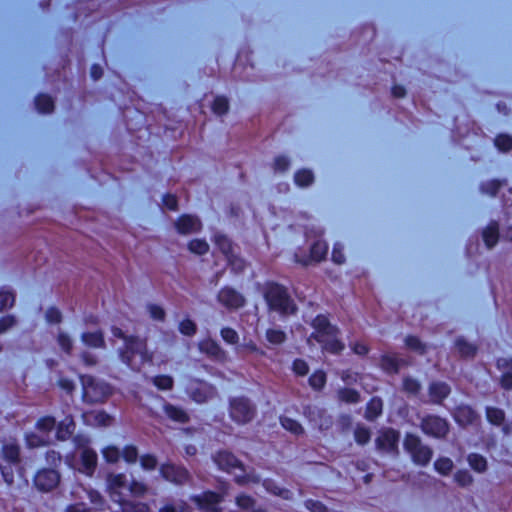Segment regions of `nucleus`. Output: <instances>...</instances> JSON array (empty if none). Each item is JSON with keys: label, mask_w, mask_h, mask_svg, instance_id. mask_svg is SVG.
<instances>
[{"label": "nucleus", "mask_w": 512, "mask_h": 512, "mask_svg": "<svg viewBox=\"0 0 512 512\" xmlns=\"http://www.w3.org/2000/svg\"><path fill=\"white\" fill-rule=\"evenodd\" d=\"M122 456L128 463H134L137 460L138 452L136 447L134 446H127L122 452Z\"/></svg>", "instance_id": "obj_64"}, {"label": "nucleus", "mask_w": 512, "mask_h": 512, "mask_svg": "<svg viewBox=\"0 0 512 512\" xmlns=\"http://www.w3.org/2000/svg\"><path fill=\"white\" fill-rule=\"evenodd\" d=\"M188 249L194 254L203 255L209 251V245L205 240L194 239L188 243Z\"/></svg>", "instance_id": "obj_44"}, {"label": "nucleus", "mask_w": 512, "mask_h": 512, "mask_svg": "<svg viewBox=\"0 0 512 512\" xmlns=\"http://www.w3.org/2000/svg\"><path fill=\"white\" fill-rule=\"evenodd\" d=\"M179 330L186 336H193L197 331V326L192 320L185 319L180 323Z\"/></svg>", "instance_id": "obj_57"}, {"label": "nucleus", "mask_w": 512, "mask_h": 512, "mask_svg": "<svg viewBox=\"0 0 512 512\" xmlns=\"http://www.w3.org/2000/svg\"><path fill=\"white\" fill-rule=\"evenodd\" d=\"M499 237V228L497 223H491L483 231V240L488 248L496 245Z\"/></svg>", "instance_id": "obj_31"}, {"label": "nucleus", "mask_w": 512, "mask_h": 512, "mask_svg": "<svg viewBox=\"0 0 512 512\" xmlns=\"http://www.w3.org/2000/svg\"><path fill=\"white\" fill-rule=\"evenodd\" d=\"M420 426L425 434L435 438H444L449 431L448 422L435 415L423 417Z\"/></svg>", "instance_id": "obj_10"}, {"label": "nucleus", "mask_w": 512, "mask_h": 512, "mask_svg": "<svg viewBox=\"0 0 512 512\" xmlns=\"http://www.w3.org/2000/svg\"><path fill=\"white\" fill-rule=\"evenodd\" d=\"M107 492L112 501L122 507L123 512H148L149 507L144 503L129 501L127 497H143L148 488L147 486L134 479L128 480L123 473H110L106 478Z\"/></svg>", "instance_id": "obj_1"}, {"label": "nucleus", "mask_w": 512, "mask_h": 512, "mask_svg": "<svg viewBox=\"0 0 512 512\" xmlns=\"http://www.w3.org/2000/svg\"><path fill=\"white\" fill-rule=\"evenodd\" d=\"M355 440L359 444H366L370 439V432L368 429L364 427H358L356 428L354 432Z\"/></svg>", "instance_id": "obj_60"}, {"label": "nucleus", "mask_w": 512, "mask_h": 512, "mask_svg": "<svg viewBox=\"0 0 512 512\" xmlns=\"http://www.w3.org/2000/svg\"><path fill=\"white\" fill-rule=\"evenodd\" d=\"M273 166L275 171L284 172L289 168L290 161L285 156H278L275 158Z\"/></svg>", "instance_id": "obj_62"}, {"label": "nucleus", "mask_w": 512, "mask_h": 512, "mask_svg": "<svg viewBox=\"0 0 512 512\" xmlns=\"http://www.w3.org/2000/svg\"><path fill=\"white\" fill-rule=\"evenodd\" d=\"M339 399L347 403H356L359 401V394L353 389H341L338 392Z\"/></svg>", "instance_id": "obj_53"}, {"label": "nucleus", "mask_w": 512, "mask_h": 512, "mask_svg": "<svg viewBox=\"0 0 512 512\" xmlns=\"http://www.w3.org/2000/svg\"><path fill=\"white\" fill-rule=\"evenodd\" d=\"M326 383V375L323 371H316L309 378V384L314 389H321Z\"/></svg>", "instance_id": "obj_51"}, {"label": "nucleus", "mask_w": 512, "mask_h": 512, "mask_svg": "<svg viewBox=\"0 0 512 512\" xmlns=\"http://www.w3.org/2000/svg\"><path fill=\"white\" fill-rule=\"evenodd\" d=\"M174 225L177 232L182 235L196 233L202 227L200 220L192 215H182Z\"/></svg>", "instance_id": "obj_16"}, {"label": "nucleus", "mask_w": 512, "mask_h": 512, "mask_svg": "<svg viewBox=\"0 0 512 512\" xmlns=\"http://www.w3.org/2000/svg\"><path fill=\"white\" fill-rule=\"evenodd\" d=\"M1 461L8 464H18L20 462V447L14 438L4 439L0 451Z\"/></svg>", "instance_id": "obj_15"}, {"label": "nucleus", "mask_w": 512, "mask_h": 512, "mask_svg": "<svg viewBox=\"0 0 512 512\" xmlns=\"http://www.w3.org/2000/svg\"><path fill=\"white\" fill-rule=\"evenodd\" d=\"M228 264L231 266V269L235 272H241L245 268V261L240 258L236 253H232L229 258H227Z\"/></svg>", "instance_id": "obj_56"}, {"label": "nucleus", "mask_w": 512, "mask_h": 512, "mask_svg": "<svg viewBox=\"0 0 512 512\" xmlns=\"http://www.w3.org/2000/svg\"><path fill=\"white\" fill-rule=\"evenodd\" d=\"M80 492H83L86 494L87 498L90 500V502L96 506H101L103 503H104V499L102 497V495L96 491V490H93V489H87V488H84V487H79L78 490L76 491H73L72 494L76 497V498H82V496L80 495Z\"/></svg>", "instance_id": "obj_32"}, {"label": "nucleus", "mask_w": 512, "mask_h": 512, "mask_svg": "<svg viewBox=\"0 0 512 512\" xmlns=\"http://www.w3.org/2000/svg\"><path fill=\"white\" fill-rule=\"evenodd\" d=\"M213 112L222 115L228 110V101L224 97H217L212 106Z\"/></svg>", "instance_id": "obj_59"}, {"label": "nucleus", "mask_w": 512, "mask_h": 512, "mask_svg": "<svg viewBox=\"0 0 512 512\" xmlns=\"http://www.w3.org/2000/svg\"><path fill=\"white\" fill-rule=\"evenodd\" d=\"M164 411L171 420L176 422L185 423L188 420V415L184 410L171 404H165Z\"/></svg>", "instance_id": "obj_35"}, {"label": "nucleus", "mask_w": 512, "mask_h": 512, "mask_svg": "<svg viewBox=\"0 0 512 512\" xmlns=\"http://www.w3.org/2000/svg\"><path fill=\"white\" fill-rule=\"evenodd\" d=\"M294 181L299 187H307L314 181V175L312 171L307 169L299 170L294 175Z\"/></svg>", "instance_id": "obj_39"}, {"label": "nucleus", "mask_w": 512, "mask_h": 512, "mask_svg": "<svg viewBox=\"0 0 512 512\" xmlns=\"http://www.w3.org/2000/svg\"><path fill=\"white\" fill-rule=\"evenodd\" d=\"M147 312L151 319L155 321H164L165 319V311L164 309L156 304H148L147 305Z\"/></svg>", "instance_id": "obj_52"}, {"label": "nucleus", "mask_w": 512, "mask_h": 512, "mask_svg": "<svg viewBox=\"0 0 512 512\" xmlns=\"http://www.w3.org/2000/svg\"><path fill=\"white\" fill-rule=\"evenodd\" d=\"M486 417L487 420L493 425H503L502 431L504 435L509 436L512 433V426L510 424H504L505 413L503 410L495 407H487Z\"/></svg>", "instance_id": "obj_20"}, {"label": "nucleus", "mask_w": 512, "mask_h": 512, "mask_svg": "<svg viewBox=\"0 0 512 512\" xmlns=\"http://www.w3.org/2000/svg\"><path fill=\"white\" fill-rule=\"evenodd\" d=\"M263 486L266 489L267 492L282 497L283 499H291L292 493L284 488H280L277 486V484L273 480H265L263 482Z\"/></svg>", "instance_id": "obj_36"}, {"label": "nucleus", "mask_w": 512, "mask_h": 512, "mask_svg": "<svg viewBox=\"0 0 512 512\" xmlns=\"http://www.w3.org/2000/svg\"><path fill=\"white\" fill-rule=\"evenodd\" d=\"M35 103L38 111L42 113H49L54 108L52 99L47 95L38 96Z\"/></svg>", "instance_id": "obj_47"}, {"label": "nucleus", "mask_w": 512, "mask_h": 512, "mask_svg": "<svg viewBox=\"0 0 512 512\" xmlns=\"http://www.w3.org/2000/svg\"><path fill=\"white\" fill-rule=\"evenodd\" d=\"M467 462L469 466L477 473H485L488 469L487 459L478 453H470L467 456Z\"/></svg>", "instance_id": "obj_29"}, {"label": "nucleus", "mask_w": 512, "mask_h": 512, "mask_svg": "<svg viewBox=\"0 0 512 512\" xmlns=\"http://www.w3.org/2000/svg\"><path fill=\"white\" fill-rule=\"evenodd\" d=\"M73 442L80 454V464L77 469L87 475H92L97 465V454L88 447L89 439L85 435H76Z\"/></svg>", "instance_id": "obj_6"}, {"label": "nucleus", "mask_w": 512, "mask_h": 512, "mask_svg": "<svg viewBox=\"0 0 512 512\" xmlns=\"http://www.w3.org/2000/svg\"><path fill=\"white\" fill-rule=\"evenodd\" d=\"M235 352L241 358H244L252 353L264 355V352L260 350L256 343L252 340L246 341L243 344L237 346L235 348Z\"/></svg>", "instance_id": "obj_34"}, {"label": "nucleus", "mask_w": 512, "mask_h": 512, "mask_svg": "<svg viewBox=\"0 0 512 512\" xmlns=\"http://www.w3.org/2000/svg\"><path fill=\"white\" fill-rule=\"evenodd\" d=\"M82 342L94 348H103L105 347V341L103 338V334L99 331L96 332H85L81 336Z\"/></svg>", "instance_id": "obj_30"}, {"label": "nucleus", "mask_w": 512, "mask_h": 512, "mask_svg": "<svg viewBox=\"0 0 512 512\" xmlns=\"http://www.w3.org/2000/svg\"><path fill=\"white\" fill-rule=\"evenodd\" d=\"M161 474L166 480L175 484H183L189 478V474L186 469L172 464L163 465L161 467Z\"/></svg>", "instance_id": "obj_17"}, {"label": "nucleus", "mask_w": 512, "mask_h": 512, "mask_svg": "<svg viewBox=\"0 0 512 512\" xmlns=\"http://www.w3.org/2000/svg\"><path fill=\"white\" fill-rule=\"evenodd\" d=\"M454 419L461 426H467L476 421L477 415L469 406L461 405L455 410Z\"/></svg>", "instance_id": "obj_22"}, {"label": "nucleus", "mask_w": 512, "mask_h": 512, "mask_svg": "<svg viewBox=\"0 0 512 512\" xmlns=\"http://www.w3.org/2000/svg\"><path fill=\"white\" fill-rule=\"evenodd\" d=\"M230 416L240 424L251 421L255 416V408L246 398H235L230 403Z\"/></svg>", "instance_id": "obj_9"}, {"label": "nucleus", "mask_w": 512, "mask_h": 512, "mask_svg": "<svg viewBox=\"0 0 512 512\" xmlns=\"http://www.w3.org/2000/svg\"><path fill=\"white\" fill-rule=\"evenodd\" d=\"M307 413L311 421H313L319 427V429L324 430L330 426V417H328L325 411L322 409L317 407H310Z\"/></svg>", "instance_id": "obj_24"}, {"label": "nucleus", "mask_w": 512, "mask_h": 512, "mask_svg": "<svg viewBox=\"0 0 512 512\" xmlns=\"http://www.w3.org/2000/svg\"><path fill=\"white\" fill-rule=\"evenodd\" d=\"M153 383L157 388L161 390H170L173 387V379L167 375L154 377Z\"/></svg>", "instance_id": "obj_54"}, {"label": "nucleus", "mask_w": 512, "mask_h": 512, "mask_svg": "<svg viewBox=\"0 0 512 512\" xmlns=\"http://www.w3.org/2000/svg\"><path fill=\"white\" fill-rule=\"evenodd\" d=\"M189 393L191 398L197 403L206 402L214 394V390L207 383H195L190 389Z\"/></svg>", "instance_id": "obj_21"}, {"label": "nucleus", "mask_w": 512, "mask_h": 512, "mask_svg": "<svg viewBox=\"0 0 512 512\" xmlns=\"http://www.w3.org/2000/svg\"><path fill=\"white\" fill-rule=\"evenodd\" d=\"M17 320L12 315H7L0 319V334L5 333L10 328L14 327Z\"/></svg>", "instance_id": "obj_61"}, {"label": "nucleus", "mask_w": 512, "mask_h": 512, "mask_svg": "<svg viewBox=\"0 0 512 512\" xmlns=\"http://www.w3.org/2000/svg\"><path fill=\"white\" fill-rule=\"evenodd\" d=\"M404 448L412 456L413 461L422 466L427 465L433 455L431 448L424 445L421 439L414 434L406 435Z\"/></svg>", "instance_id": "obj_7"}, {"label": "nucleus", "mask_w": 512, "mask_h": 512, "mask_svg": "<svg viewBox=\"0 0 512 512\" xmlns=\"http://www.w3.org/2000/svg\"><path fill=\"white\" fill-rule=\"evenodd\" d=\"M55 428V419L53 417L41 418L36 424V430L44 435L50 436V432Z\"/></svg>", "instance_id": "obj_45"}, {"label": "nucleus", "mask_w": 512, "mask_h": 512, "mask_svg": "<svg viewBox=\"0 0 512 512\" xmlns=\"http://www.w3.org/2000/svg\"><path fill=\"white\" fill-rule=\"evenodd\" d=\"M103 457L109 463H115L119 460L120 451L114 446H109L102 451Z\"/></svg>", "instance_id": "obj_58"}, {"label": "nucleus", "mask_w": 512, "mask_h": 512, "mask_svg": "<svg viewBox=\"0 0 512 512\" xmlns=\"http://www.w3.org/2000/svg\"><path fill=\"white\" fill-rule=\"evenodd\" d=\"M111 331L114 337L124 340L125 347L121 350L120 357L132 369L139 370L145 362L151 360L144 340L125 336L124 332L118 327H113Z\"/></svg>", "instance_id": "obj_3"}, {"label": "nucleus", "mask_w": 512, "mask_h": 512, "mask_svg": "<svg viewBox=\"0 0 512 512\" xmlns=\"http://www.w3.org/2000/svg\"><path fill=\"white\" fill-rule=\"evenodd\" d=\"M264 297L269 308L282 315L294 314L296 311V306L286 289L278 284H267Z\"/></svg>", "instance_id": "obj_4"}, {"label": "nucleus", "mask_w": 512, "mask_h": 512, "mask_svg": "<svg viewBox=\"0 0 512 512\" xmlns=\"http://www.w3.org/2000/svg\"><path fill=\"white\" fill-rule=\"evenodd\" d=\"M200 352L206 354L210 359L219 363L228 361V353L216 341L207 338L199 342Z\"/></svg>", "instance_id": "obj_11"}, {"label": "nucleus", "mask_w": 512, "mask_h": 512, "mask_svg": "<svg viewBox=\"0 0 512 512\" xmlns=\"http://www.w3.org/2000/svg\"><path fill=\"white\" fill-rule=\"evenodd\" d=\"M404 364V360L397 358L394 354H386L381 359V367L388 373H397Z\"/></svg>", "instance_id": "obj_28"}, {"label": "nucleus", "mask_w": 512, "mask_h": 512, "mask_svg": "<svg viewBox=\"0 0 512 512\" xmlns=\"http://www.w3.org/2000/svg\"><path fill=\"white\" fill-rule=\"evenodd\" d=\"M49 441L50 436L44 435L37 430L26 435V443L30 448L46 445Z\"/></svg>", "instance_id": "obj_33"}, {"label": "nucleus", "mask_w": 512, "mask_h": 512, "mask_svg": "<svg viewBox=\"0 0 512 512\" xmlns=\"http://www.w3.org/2000/svg\"><path fill=\"white\" fill-rule=\"evenodd\" d=\"M455 482L461 487H468L474 482V478L468 470H458L454 474Z\"/></svg>", "instance_id": "obj_43"}, {"label": "nucleus", "mask_w": 512, "mask_h": 512, "mask_svg": "<svg viewBox=\"0 0 512 512\" xmlns=\"http://www.w3.org/2000/svg\"><path fill=\"white\" fill-rule=\"evenodd\" d=\"M293 371L299 376H305L309 372L308 364L302 359L293 362Z\"/></svg>", "instance_id": "obj_63"}, {"label": "nucleus", "mask_w": 512, "mask_h": 512, "mask_svg": "<svg viewBox=\"0 0 512 512\" xmlns=\"http://www.w3.org/2000/svg\"><path fill=\"white\" fill-rule=\"evenodd\" d=\"M456 348L460 355L464 357H472L476 352V347L470 343H467L464 339H458L456 341Z\"/></svg>", "instance_id": "obj_48"}, {"label": "nucleus", "mask_w": 512, "mask_h": 512, "mask_svg": "<svg viewBox=\"0 0 512 512\" xmlns=\"http://www.w3.org/2000/svg\"><path fill=\"white\" fill-rule=\"evenodd\" d=\"M495 145L503 152L509 151L512 149V137L505 134L499 135L495 139Z\"/></svg>", "instance_id": "obj_55"}, {"label": "nucleus", "mask_w": 512, "mask_h": 512, "mask_svg": "<svg viewBox=\"0 0 512 512\" xmlns=\"http://www.w3.org/2000/svg\"><path fill=\"white\" fill-rule=\"evenodd\" d=\"M59 482V473L51 469H43L39 471L34 479L35 486L43 492L53 490L58 486Z\"/></svg>", "instance_id": "obj_12"}, {"label": "nucleus", "mask_w": 512, "mask_h": 512, "mask_svg": "<svg viewBox=\"0 0 512 512\" xmlns=\"http://www.w3.org/2000/svg\"><path fill=\"white\" fill-rule=\"evenodd\" d=\"M266 340L271 345H281L286 340L284 331L278 328H270L266 331Z\"/></svg>", "instance_id": "obj_40"}, {"label": "nucleus", "mask_w": 512, "mask_h": 512, "mask_svg": "<svg viewBox=\"0 0 512 512\" xmlns=\"http://www.w3.org/2000/svg\"><path fill=\"white\" fill-rule=\"evenodd\" d=\"M327 244L322 240H317L313 243L310 249V255L306 258H300L296 254V261L300 262L304 265H308L310 262L315 261L318 262L322 260L327 254Z\"/></svg>", "instance_id": "obj_19"}, {"label": "nucleus", "mask_w": 512, "mask_h": 512, "mask_svg": "<svg viewBox=\"0 0 512 512\" xmlns=\"http://www.w3.org/2000/svg\"><path fill=\"white\" fill-rule=\"evenodd\" d=\"M214 242L217 248L221 251V253L227 258L231 256L232 253H236L237 248L232 244V242L223 234L217 233L214 236Z\"/></svg>", "instance_id": "obj_27"}, {"label": "nucleus", "mask_w": 512, "mask_h": 512, "mask_svg": "<svg viewBox=\"0 0 512 512\" xmlns=\"http://www.w3.org/2000/svg\"><path fill=\"white\" fill-rule=\"evenodd\" d=\"M399 433L393 429L380 432L376 439L377 449L386 453H397Z\"/></svg>", "instance_id": "obj_13"}, {"label": "nucleus", "mask_w": 512, "mask_h": 512, "mask_svg": "<svg viewBox=\"0 0 512 512\" xmlns=\"http://www.w3.org/2000/svg\"><path fill=\"white\" fill-rule=\"evenodd\" d=\"M217 299L219 303L228 309H238L245 303L244 297L230 287L221 289L218 293Z\"/></svg>", "instance_id": "obj_14"}, {"label": "nucleus", "mask_w": 512, "mask_h": 512, "mask_svg": "<svg viewBox=\"0 0 512 512\" xmlns=\"http://www.w3.org/2000/svg\"><path fill=\"white\" fill-rule=\"evenodd\" d=\"M214 462L219 466L220 469L230 473H235V478L239 483H245L249 481V476L245 474L242 464L233 454L227 451L219 452L214 457Z\"/></svg>", "instance_id": "obj_8"}, {"label": "nucleus", "mask_w": 512, "mask_h": 512, "mask_svg": "<svg viewBox=\"0 0 512 512\" xmlns=\"http://www.w3.org/2000/svg\"><path fill=\"white\" fill-rule=\"evenodd\" d=\"M450 393V387L443 382H436L430 385L429 395L433 403H441Z\"/></svg>", "instance_id": "obj_25"}, {"label": "nucleus", "mask_w": 512, "mask_h": 512, "mask_svg": "<svg viewBox=\"0 0 512 512\" xmlns=\"http://www.w3.org/2000/svg\"><path fill=\"white\" fill-rule=\"evenodd\" d=\"M57 343L64 352L71 354L73 341L67 333L60 331L57 336Z\"/></svg>", "instance_id": "obj_49"}, {"label": "nucleus", "mask_w": 512, "mask_h": 512, "mask_svg": "<svg viewBox=\"0 0 512 512\" xmlns=\"http://www.w3.org/2000/svg\"><path fill=\"white\" fill-rule=\"evenodd\" d=\"M83 399L88 403L104 402L112 393V388L104 381L92 376H82Z\"/></svg>", "instance_id": "obj_5"}, {"label": "nucleus", "mask_w": 512, "mask_h": 512, "mask_svg": "<svg viewBox=\"0 0 512 512\" xmlns=\"http://www.w3.org/2000/svg\"><path fill=\"white\" fill-rule=\"evenodd\" d=\"M15 295L9 290L0 291V311L10 308L14 305Z\"/></svg>", "instance_id": "obj_50"}, {"label": "nucleus", "mask_w": 512, "mask_h": 512, "mask_svg": "<svg viewBox=\"0 0 512 512\" xmlns=\"http://www.w3.org/2000/svg\"><path fill=\"white\" fill-rule=\"evenodd\" d=\"M434 468L439 474L448 476L454 468V463L448 457H440L434 462Z\"/></svg>", "instance_id": "obj_38"}, {"label": "nucleus", "mask_w": 512, "mask_h": 512, "mask_svg": "<svg viewBox=\"0 0 512 512\" xmlns=\"http://www.w3.org/2000/svg\"><path fill=\"white\" fill-rule=\"evenodd\" d=\"M199 508L205 512H219L217 505L221 502L220 495L213 492H206L202 496L193 498Z\"/></svg>", "instance_id": "obj_18"}, {"label": "nucleus", "mask_w": 512, "mask_h": 512, "mask_svg": "<svg viewBox=\"0 0 512 512\" xmlns=\"http://www.w3.org/2000/svg\"><path fill=\"white\" fill-rule=\"evenodd\" d=\"M314 332L308 337L307 342L313 345V341L319 343L323 350L331 353H339L344 345L339 341L338 329L331 325L324 315H318L311 322Z\"/></svg>", "instance_id": "obj_2"}, {"label": "nucleus", "mask_w": 512, "mask_h": 512, "mask_svg": "<svg viewBox=\"0 0 512 512\" xmlns=\"http://www.w3.org/2000/svg\"><path fill=\"white\" fill-rule=\"evenodd\" d=\"M280 422L284 429H286L287 431H290L291 433H293L295 435H300L303 433L302 426L292 418L281 417Z\"/></svg>", "instance_id": "obj_46"}, {"label": "nucleus", "mask_w": 512, "mask_h": 512, "mask_svg": "<svg viewBox=\"0 0 512 512\" xmlns=\"http://www.w3.org/2000/svg\"><path fill=\"white\" fill-rule=\"evenodd\" d=\"M86 421L99 426H109L112 418L103 411L93 412L85 416Z\"/></svg>", "instance_id": "obj_37"}, {"label": "nucleus", "mask_w": 512, "mask_h": 512, "mask_svg": "<svg viewBox=\"0 0 512 512\" xmlns=\"http://www.w3.org/2000/svg\"><path fill=\"white\" fill-rule=\"evenodd\" d=\"M382 413V401L379 398H373L367 405L365 417L373 420Z\"/></svg>", "instance_id": "obj_41"}, {"label": "nucleus", "mask_w": 512, "mask_h": 512, "mask_svg": "<svg viewBox=\"0 0 512 512\" xmlns=\"http://www.w3.org/2000/svg\"><path fill=\"white\" fill-rule=\"evenodd\" d=\"M497 367L502 371L501 385L505 389L512 388V358H501L497 361Z\"/></svg>", "instance_id": "obj_23"}, {"label": "nucleus", "mask_w": 512, "mask_h": 512, "mask_svg": "<svg viewBox=\"0 0 512 512\" xmlns=\"http://www.w3.org/2000/svg\"><path fill=\"white\" fill-rule=\"evenodd\" d=\"M221 338L229 345H237L239 343L238 332L231 327H223L220 331Z\"/></svg>", "instance_id": "obj_42"}, {"label": "nucleus", "mask_w": 512, "mask_h": 512, "mask_svg": "<svg viewBox=\"0 0 512 512\" xmlns=\"http://www.w3.org/2000/svg\"><path fill=\"white\" fill-rule=\"evenodd\" d=\"M75 422L71 416L60 421L57 426L56 437L58 440L68 439L75 431Z\"/></svg>", "instance_id": "obj_26"}]
</instances>
